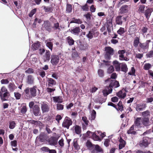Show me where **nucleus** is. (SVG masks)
<instances>
[{
	"instance_id": "nucleus-1",
	"label": "nucleus",
	"mask_w": 153,
	"mask_h": 153,
	"mask_svg": "<svg viewBox=\"0 0 153 153\" xmlns=\"http://www.w3.org/2000/svg\"><path fill=\"white\" fill-rule=\"evenodd\" d=\"M109 86H108L105 87V89L103 90L102 93L105 96H106L109 94L111 93L112 91V88H115L118 87L120 86L119 82L114 80L111 81Z\"/></svg>"
},
{
	"instance_id": "nucleus-2",
	"label": "nucleus",
	"mask_w": 153,
	"mask_h": 153,
	"mask_svg": "<svg viewBox=\"0 0 153 153\" xmlns=\"http://www.w3.org/2000/svg\"><path fill=\"white\" fill-rule=\"evenodd\" d=\"M29 106L30 109L32 110L33 114L36 116H37L40 114V109L39 105H34L33 101H31L29 103Z\"/></svg>"
},
{
	"instance_id": "nucleus-3",
	"label": "nucleus",
	"mask_w": 153,
	"mask_h": 153,
	"mask_svg": "<svg viewBox=\"0 0 153 153\" xmlns=\"http://www.w3.org/2000/svg\"><path fill=\"white\" fill-rule=\"evenodd\" d=\"M72 124V121L71 119L68 117H66L63 122L62 126L68 129L69 126Z\"/></svg>"
},
{
	"instance_id": "nucleus-4",
	"label": "nucleus",
	"mask_w": 153,
	"mask_h": 153,
	"mask_svg": "<svg viewBox=\"0 0 153 153\" xmlns=\"http://www.w3.org/2000/svg\"><path fill=\"white\" fill-rule=\"evenodd\" d=\"M106 54L105 55V57L107 59H109L110 56L113 55L114 54V49L110 47H106L105 48Z\"/></svg>"
},
{
	"instance_id": "nucleus-5",
	"label": "nucleus",
	"mask_w": 153,
	"mask_h": 153,
	"mask_svg": "<svg viewBox=\"0 0 153 153\" xmlns=\"http://www.w3.org/2000/svg\"><path fill=\"white\" fill-rule=\"evenodd\" d=\"M126 51L125 50H120L118 51V53L119 55V59L120 60H124L128 61L129 59L126 57H125L124 54L126 53Z\"/></svg>"
},
{
	"instance_id": "nucleus-6",
	"label": "nucleus",
	"mask_w": 153,
	"mask_h": 153,
	"mask_svg": "<svg viewBox=\"0 0 153 153\" xmlns=\"http://www.w3.org/2000/svg\"><path fill=\"white\" fill-rule=\"evenodd\" d=\"M41 104V108L42 112L44 113L48 112L50 110V107L48 103L43 102Z\"/></svg>"
},
{
	"instance_id": "nucleus-7",
	"label": "nucleus",
	"mask_w": 153,
	"mask_h": 153,
	"mask_svg": "<svg viewBox=\"0 0 153 153\" xmlns=\"http://www.w3.org/2000/svg\"><path fill=\"white\" fill-rule=\"evenodd\" d=\"M134 124L136 126L139 128H141L143 126V118L141 117H138L136 118L134 122Z\"/></svg>"
},
{
	"instance_id": "nucleus-8",
	"label": "nucleus",
	"mask_w": 153,
	"mask_h": 153,
	"mask_svg": "<svg viewBox=\"0 0 153 153\" xmlns=\"http://www.w3.org/2000/svg\"><path fill=\"white\" fill-rule=\"evenodd\" d=\"M106 27L108 33H111V30H113V26L112 24V20L111 19L107 20Z\"/></svg>"
},
{
	"instance_id": "nucleus-9",
	"label": "nucleus",
	"mask_w": 153,
	"mask_h": 153,
	"mask_svg": "<svg viewBox=\"0 0 153 153\" xmlns=\"http://www.w3.org/2000/svg\"><path fill=\"white\" fill-rule=\"evenodd\" d=\"M148 137H146L143 138V140L142 141L140 142L139 145L141 147H146L148 146L149 144L148 141Z\"/></svg>"
},
{
	"instance_id": "nucleus-10",
	"label": "nucleus",
	"mask_w": 153,
	"mask_h": 153,
	"mask_svg": "<svg viewBox=\"0 0 153 153\" xmlns=\"http://www.w3.org/2000/svg\"><path fill=\"white\" fill-rule=\"evenodd\" d=\"M26 83L29 85H33L34 84V78L32 75H29L27 76L26 79Z\"/></svg>"
},
{
	"instance_id": "nucleus-11",
	"label": "nucleus",
	"mask_w": 153,
	"mask_h": 153,
	"mask_svg": "<svg viewBox=\"0 0 153 153\" xmlns=\"http://www.w3.org/2000/svg\"><path fill=\"white\" fill-rule=\"evenodd\" d=\"M37 88L36 86H34L30 88V95L31 98L33 97H35L37 95Z\"/></svg>"
},
{
	"instance_id": "nucleus-12",
	"label": "nucleus",
	"mask_w": 153,
	"mask_h": 153,
	"mask_svg": "<svg viewBox=\"0 0 153 153\" xmlns=\"http://www.w3.org/2000/svg\"><path fill=\"white\" fill-rule=\"evenodd\" d=\"M9 93L8 91L5 92L3 95L2 93L0 91V97L2 101L7 100L9 98Z\"/></svg>"
},
{
	"instance_id": "nucleus-13",
	"label": "nucleus",
	"mask_w": 153,
	"mask_h": 153,
	"mask_svg": "<svg viewBox=\"0 0 153 153\" xmlns=\"http://www.w3.org/2000/svg\"><path fill=\"white\" fill-rule=\"evenodd\" d=\"M47 82L48 87H52L56 84V81L51 78H48Z\"/></svg>"
},
{
	"instance_id": "nucleus-14",
	"label": "nucleus",
	"mask_w": 153,
	"mask_h": 153,
	"mask_svg": "<svg viewBox=\"0 0 153 153\" xmlns=\"http://www.w3.org/2000/svg\"><path fill=\"white\" fill-rule=\"evenodd\" d=\"M116 95L120 98L124 99L126 97V94L125 90L123 89L117 92Z\"/></svg>"
},
{
	"instance_id": "nucleus-15",
	"label": "nucleus",
	"mask_w": 153,
	"mask_h": 153,
	"mask_svg": "<svg viewBox=\"0 0 153 153\" xmlns=\"http://www.w3.org/2000/svg\"><path fill=\"white\" fill-rule=\"evenodd\" d=\"M146 107V105L144 103H140L137 105L136 110L138 112L143 110Z\"/></svg>"
},
{
	"instance_id": "nucleus-16",
	"label": "nucleus",
	"mask_w": 153,
	"mask_h": 153,
	"mask_svg": "<svg viewBox=\"0 0 153 153\" xmlns=\"http://www.w3.org/2000/svg\"><path fill=\"white\" fill-rule=\"evenodd\" d=\"M151 42L150 40H147L146 42L144 43L139 44V46L142 49H146L148 48L149 43Z\"/></svg>"
},
{
	"instance_id": "nucleus-17",
	"label": "nucleus",
	"mask_w": 153,
	"mask_h": 153,
	"mask_svg": "<svg viewBox=\"0 0 153 153\" xmlns=\"http://www.w3.org/2000/svg\"><path fill=\"white\" fill-rule=\"evenodd\" d=\"M48 142L50 144L55 145L57 143V139L56 137H52L48 139Z\"/></svg>"
},
{
	"instance_id": "nucleus-18",
	"label": "nucleus",
	"mask_w": 153,
	"mask_h": 153,
	"mask_svg": "<svg viewBox=\"0 0 153 153\" xmlns=\"http://www.w3.org/2000/svg\"><path fill=\"white\" fill-rule=\"evenodd\" d=\"M24 92L25 93V97L28 100L31 99V95H30V88H26L24 90Z\"/></svg>"
},
{
	"instance_id": "nucleus-19",
	"label": "nucleus",
	"mask_w": 153,
	"mask_h": 153,
	"mask_svg": "<svg viewBox=\"0 0 153 153\" xmlns=\"http://www.w3.org/2000/svg\"><path fill=\"white\" fill-rule=\"evenodd\" d=\"M51 62L53 65H56L57 64V56L52 54L51 56Z\"/></svg>"
},
{
	"instance_id": "nucleus-20",
	"label": "nucleus",
	"mask_w": 153,
	"mask_h": 153,
	"mask_svg": "<svg viewBox=\"0 0 153 153\" xmlns=\"http://www.w3.org/2000/svg\"><path fill=\"white\" fill-rule=\"evenodd\" d=\"M43 27L45 28L47 30L50 31L51 30V26L50 22L48 21H44L43 24Z\"/></svg>"
},
{
	"instance_id": "nucleus-21",
	"label": "nucleus",
	"mask_w": 153,
	"mask_h": 153,
	"mask_svg": "<svg viewBox=\"0 0 153 153\" xmlns=\"http://www.w3.org/2000/svg\"><path fill=\"white\" fill-rule=\"evenodd\" d=\"M143 125L147 126L150 125L153 122H150L148 117L143 118Z\"/></svg>"
},
{
	"instance_id": "nucleus-22",
	"label": "nucleus",
	"mask_w": 153,
	"mask_h": 153,
	"mask_svg": "<svg viewBox=\"0 0 153 153\" xmlns=\"http://www.w3.org/2000/svg\"><path fill=\"white\" fill-rule=\"evenodd\" d=\"M113 64L116 71H119L120 70V64L118 61L115 60L113 62Z\"/></svg>"
},
{
	"instance_id": "nucleus-23",
	"label": "nucleus",
	"mask_w": 153,
	"mask_h": 153,
	"mask_svg": "<svg viewBox=\"0 0 153 153\" xmlns=\"http://www.w3.org/2000/svg\"><path fill=\"white\" fill-rule=\"evenodd\" d=\"M51 53L49 51H46L45 55L43 56V60L45 62L48 61L50 59Z\"/></svg>"
},
{
	"instance_id": "nucleus-24",
	"label": "nucleus",
	"mask_w": 153,
	"mask_h": 153,
	"mask_svg": "<svg viewBox=\"0 0 153 153\" xmlns=\"http://www.w3.org/2000/svg\"><path fill=\"white\" fill-rule=\"evenodd\" d=\"M120 10L121 13H127L128 10V6L127 5H123L120 7Z\"/></svg>"
},
{
	"instance_id": "nucleus-25",
	"label": "nucleus",
	"mask_w": 153,
	"mask_h": 153,
	"mask_svg": "<svg viewBox=\"0 0 153 153\" xmlns=\"http://www.w3.org/2000/svg\"><path fill=\"white\" fill-rule=\"evenodd\" d=\"M71 32L75 35H78L80 32V29L79 27H76L75 28L71 29Z\"/></svg>"
},
{
	"instance_id": "nucleus-26",
	"label": "nucleus",
	"mask_w": 153,
	"mask_h": 153,
	"mask_svg": "<svg viewBox=\"0 0 153 153\" xmlns=\"http://www.w3.org/2000/svg\"><path fill=\"white\" fill-rule=\"evenodd\" d=\"M119 141L120 143L119 144V148L120 149H121L125 147L126 142L121 137L119 139Z\"/></svg>"
},
{
	"instance_id": "nucleus-27",
	"label": "nucleus",
	"mask_w": 153,
	"mask_h": 153,
	"mask_svg": "<svg viewBox=\"0 0 153 153\" xmlns=\"http://www.w3.org/2000/svg\"><path fill=\"white\" fill-rule=\"evenodd\" d=\"M135 127L134 125H133L130 128V129L127 131V133L128 134H135L136 133V131H134V128Z\"/></svg>"
},
{
	"instance_id": "nucleus-28",
	"label": "nucleus",
	"mask_w": 153,
	"mask_h": 153,
	"mask_svg": "<svg viewBox=\"0 0 153 153\" xmlns=\"http://www.w3.org/2000/svg\"><path fill=\"white\" fill-rule=\"evenodd\" d=\"M39 140L41 142H44L46 140V136L45 133H41L39 137Z\"/></svg>"
},
{
	"instance_id": "nucleus-29",
	"label": "nucleus",
	"mask_w": 153,
	"mask_h": 153,
	"mask_svg": "<svg viewBox=\"0 0 153 153\" xmlns=\"http://www.w3.org/2000/svg\"><path fill=\"white\" fill-rule=\"evenodd\" d=\"M10 91L12 92L14 90L17 88L16 86L13 83H10L8 86Z\"/></svg>"
},
{
	"instance_id": "nucleus-30",
	"label": "nucleus",
	"mask_w": 153,
	"mask_h": 153,
	"mask_svg": "<svg viewBox=\"0 0 153 153\" xmlns=\"http://www.w3.org/2000/svg\"><path fill=\"white\" fill-rule=\"evenodd\" d=\"M66 40L69 45L71 46L74 44V41L71 37H67L66 39Z\"/></svg>"
},
{
	"instance_id": "nucleus-31",
	"label": "nucleus",
	"mask_w": 153,
	"mask_h": 153,
	"mask_svg": "<svg viewBox=\"0 0 153 153\" xmlns=\"http://www.w3.org/2000/svg\"><path fill=\"white\" fill-rule=\"evenodd\" d=\"M152 11V10L150 9H148L145 11V14L147 19H149Z\"/></svg>"
},
{
	"instance_id": "nucleus-32",
	"label": "nucleus",
	"mask_w": 153,
	"mask_h": 153,
	"mask_svg": "<svg viewBox=\"0 0 153 153\" xmlns=\"http://www.w3.org/2000/svg\"><path fill=\"white\" fill-rule=\"evenodd\" d=\"M136 26L135 25L131 26L129 28L128 32L130 34H132L136 30Z\"/></svg>"
},
{
	"instance_id": "nucleus-33",
	"label": "nucleus",
	"mask_w": 153,
	"mask_h": 153,
	"mask_svg": "<svg viewBox=\"0 0 153 153\" xmlns=\"http://www.w3.org/2000/svg\"><path fill=\"white\" fill-rule=\"evenodd\" d=\"M139 38L138 37H136L134 38L133 42V45L135 47L137 48L138 46V45L140 43L139 41Z\"/></svg>"
},
{
	"instance_id": "nucleus-34",
	"label": "nucleus",
	"mask_w": 153,
	"mask_h": 153,
	"mask_svg": "<svg viewBox=\"0 0 153 153\" xmlns=\"http://www.w3.org/2000/svg\"><path fill=\"white\" fill-rule=\"evenodd\" d=\"M74 131L76 134H79L81 131V127L79 126L76 125L74 126Z\"/></svg>"
},
{
	"instance_id": "nucleus-35",
	"label": "nucleus",
	"mask_w": 153,
	"mask_h": 153,
	"mask_svg": "<svg viewBox=\"0 0 153 153\" xmlns=\"http://www.w3.org/2000/svg\"><path fill=\"white\" fill-rule=\"evenodd\" d=\"M73 23L81 24L82 23V22L79 19H76L75 18H73L70 22V23Z\"/></svg>"
},
{
	"instance_id": "nucleus-36",
	"label": "nucleus",
	"mask_w": 153,
	"mask_h": 153,
	"mask_svg": "<svg viewBox=\"0 0 153 153\" xmlns=\"http://www.w3.org/2000/svg\"><path fill=\"white\" fill-rule=\"evenodd\" d=\"M122 16H117L116 19V21L117 24L118 25H122L123 22L122 20Z\"/></svg>"
},
{
	"instance_id": "nucleus-37",
	"label": "nucleus",
	"mask_w": 153,
	"mask_h": 153,
	"mask_svg": "<svg viewBox=\"0 0 153 153\" xmlns=\"http://www.w3.org/2000/svg\"><path fill=\"white\" fill-rule=\"evenodd\" d=\"M117 75L115 73H112L111 75L110 78H109L107 79L105 81V82L111 81H112L111 80V79H115L117 77Z\"/></svg>"
},
{
	"instance_id": "nucleus-38",
	"label": "nucleus",
	"mask_w": 153,
	"mask_h": 153,
	"mask_svg": "<svg viewBox=\"0 0 153 153\" xmlns=\"http://www.w3.org/2000/svg\"><path fill=\"white\" fill-rule=\"evenodd\" d=\"M43 7L46 12H51L53 10V8L52 7L43 6Z\"/></svg>"
},
{
	"instance_id": "nucleus-39",
	"label": "nucleus",
	"mask_w": 153,
	"mask_h": 153,
	"mask_svg": "<svg viewBox=\"0 0 153 153\" xmlns=\"http://www.w3.org/2000/svg\"><path fill=\"white\" fill-rule=\"evenodd\" d=\"M121 70L122 71L126 72L128 71L127 65L125 63H122L121 66Z\"/></svg>"
},
{
	"instance_id": "nucleus-40",
	"label": "nucleus",
	"mask_w": 153,
	"mask_h": 153,
	"mask_svg": "<svg viewBox=\"0 0 153 153\" xmlns=\"http://www.w3.org/2000/svg\"><path fill=\"white\" fill-rule=\"evenodd\" d=\"M73 144V146L75 149H80V146L77 143V140L76 139H74V140Z\"/></svg>"
},
{
	"instance_id": "nucleus-41",
	"label": "nucleus",
	"mask_w": 153,
	"mask_h": 153,
	"mask_svg": "<svg viewBox=\"0 0 153 153\" xmlns=\"http://www.w3.org/2000/svg\"><path fill=\"white\" fill-rule=\"evenodd\" d=\"M42 22V20L41 19H39L36 18L35 19L33 25L34 27H36V25L37 24V22L39 23H40Z\"/></svg>"
},
{
	"instance_id": "nucleus-42",
	"label": "nucleus",
	"mask_w": 153,
	"mask_h": 153,
	"mask_svg": "<svg viewBox=\"0 0 153 153\" xmlns=\"http://www.w3.org/2000/svg\"><path fill=\"white\" fill-rule=\"evenodd\" d=\"M40 45L39 42H38L36 43L33 44L32 45V47L33 49L36 50L39 48Z\"/></svg>"
},
{
	"instance_id": "nucleus-43",
	"label": "nucleus",
	"mask_w": 153,
	"mask_h": 153,
	"mask_svg": "<svg viewBox=\"0 0 153 153\" xmlns=\"http://www.w3.org/2000/svg\"><path fill=\"white\" fill-rule=\"evenodd\" d=\"M27 110L26 106L25 105H24L22 107L20 112L23 115H24L25 114Z\"/></svg>"
},
{
	"instance_id": "nucleus-44",
	"label": "nucleus",
	"mask_w": 153,
	"mask_h": 153,
	"mask_svg": "<svg viewBox=\"0 0 153 153\" xmlns=\"http://www.w3.org/2000/svg\"><path fill=\"white\" fill-rule=\"evenodd\" d=\"M72 10V5L69 4H67L66 10L67 12L70 13L71 11Z\"/></svg>"
},
{
	"instance_id": "nucleus-45",
	"label": "nucleus",
	"mask_w": 153,
	"mask_h": 153,
	"mask_svg": "<svg viewBox=\"0 0 153 153\" xmlns=\"http://www.w3.org/2000/svg\"><path fill=\"white\" fill-rule=\"evenodd\" d=\"M142 115L145 117H148L150 116V112L148 110L143 111L142 113Z\"/></svg>"
},
{
	"instance_id": "nucleus-46",
	"label": "nucleus",
	"mask_w": 153,
	"mask_h": 153,
	"mask_svg": "<svg viewBox=\"0 0 153 153\" xmlns=\"http://www.w3.org/2000/svg\"><path fill=\"white\" fill-rule=\"evenodd\" d=\"M92 135L91 137L94 140L98 141L100 140V139L99 137L97 136L95 133H94Z\"/></svg>"
},
{
	"instance_id": "nucleus-47",
	"label": "nucleus",
	"mask_w": 153,
	"mask_h": 153,
	"mask_svg": "<svg viewBox=\"0 0 153 153\" xmlns=\"http://www.w3.org/2000/svg\"><path fill=\"white\" fill-rule=\"evenodd\" d=\"M16 126V123L14 121H12L10 123L9 128L10 129L14 128Z\"/></svg>"
},
{
	"instance_id": "nucleus-48",
	"label": "nucleus",
	"mask_w": 153,
	"mask_h": 153,
	"mask_svg": "<svg viewBox=\"0 0 153 153\" xmlns=\"http://www.w3.org/2000/svg\"><path fill=\"white\" fill-rule=\"evenodd\" d=\"M114 71V68L113 66H110L107 69V72L108 74H111Z\"/></svg>"
},
{
	"instance_id": "nucleus-49",
	"label": "nucleus",
	"mask_w": 153,
	"mask_h": 153,
	"mask_svg": "<svg viewBox=\"0 0 153 153\" xmlns=\"http://www.w3.org/2000/svg\"><path fill=\"white\" fill-rule=\"evenodd\" d=\"M14 95L16 100H19L20 99L21 95L19 92H14Z\"/></svg>"
},
{
	"instance_id": "nucleus-50",
	"label": "nucleus",
	"mask_w": 153,
	"mask_h": 153,
	"mask_svg": "<svg viewBox=\"0 0 153 153\" xmlns=\"http://www.w3.org/2000/svg\"><path fill=\"white\" fill-rule=\"evenodd\" d=\"M72 58L74 59L77 58L79 57V55L76 51H75L73 52L72 54Z\"/></svg>"
},
{
	"instance_id": "nucleus-51",
	"label": "nucleus",
	"mask_w": 153,
	"mask_h": 153,
	"mask_svg": "<svg viewBox=\"0 0 153 153\" xmlns=\"http://www.w3.org/2000/svg\"><path fill=\"white\" fill-rule=\"evenodd\" d=\"M124 32V28L123 27H120V29L117 31V33L120 35H121Z\"/></svg>"
},
{
	"instance_id": "nucleus-52",
	"label": "nucleus",
	"mask_w": 153,
	"mask_h": 153,
	"mask_svg": "<svg viewBox=\"0 0 153 153\" xmlns=\"http://www.w3.org/2000/svg\"><path fill=\"white\" fill-rule=\"evenodd\" d=\"M98 73L99 76L100 77H102L104 75V71L102 69H99L98 71Z\"/></svg>"
},
{
	"instance_id": "nucleus-53",
	"label": "nucleus",
	"mask_w": 153,
	"mask_h": 153,
	"mask_svg": "<svg viewBox=\"0 0 153 153\" xmlns=\"http://www.w3.org/2000/svg\"><path fill=\"white\" fill-rule=\"evenodd\" d=\"M151 67V65L149 63L146 64L144 66V68L145 70H148Z\"/></svg>"
},
{
	"instance_id": "nucleus-54",
	"label": "nucleus",
	"mask_w": 153,
	"mask_h": 153,
	"mask_svg": "<svg viewBox=\"0 0 153 153\" xmlns=\"http://www.w3.org/2000/svg\"><path fill=\"white\" fill-rule=\"evenodd\" d=\"M46 46L51 50L52 49L53 43L51 42H48L46 43Z\"/></svg>"
},
{
	"instance_id": "nucleus-55",
	"label": "nucleus",
	"mask_w": 153,
	"mask_h": 153,
	"mask_svg": "<svg viewBox=\"0 0 153 153\" xmlns=\"http://www.w3.org/2000/svg\"><path fill=\"white\" fill-rule=\"evenodd\" d=\"M93 31H89L88 33L86 35V36L90 39H91L93 37Z\"/></svg>"
},
{
	"instance_id": "nucleus-56",
	"label": "nucleus",
	"mask_w": 153,
	"mask_h": 153,
	"mask_svg": "<svg viewBox=\"0 0 153 153\" xmlns=\"http://www.w3.org/2000/svg\"><path fill=\"white\" fill-rule=\"evenodd\" d=\"M36 8H34L32 10L30 13L29 16L30 17H31L36 13Z\"/></svg>"
},
{
	"instance_id": "nucleus-57",
	"label": "nucleus",
	"mask_w": 153,
	"mask_h": 153,
	"mask_svg": "<svg viewBox=\"0 0 153 153\" xmlns=\"http://www.w3.org/2000/svg\"><path fill=\"white\" fill-rule=\"evenodd\" d=\"M95 149L96 151L98 152H100L102 151V149L97 145L95 146Z\"/></svg>"
},
{
	"instance_id": "nucleus-58",
	"label": "nucleus",
	"mask_w": 153,
	"mask_h": 153,
	"mask_svg": "<svg viewBox=\"0 0 153 153\" xmlns=\"http://www.w3.org/2000/svg\"><path fill=\"white\" fill-rule=\"evenodd\" d=\"M82 120L84 122L86 125H88L89 121L87 120V118L86 117H82Z\"/></svg>"
},
{
	"instance_id": "nucleus-59",
	"label": "nucleus",
	"mask_w": 153,
	"mask_h": 153,
	"mask_svg": "<svg viewBox=\"0 0 153 153\" xmlns=\"http://www.w3.org/2000/svg\"><path fill=\"white\" fill-rule=\"evenodd\" d=\"M144 9L145 6L144 5H143L140 6L139 7L138 11L139 12L143 13L144 10Z\"/></svg>"
},
{
	"instance_id": "nucleus-60",
	"label": "nucleus",
	"mask_w": 153,
	"mask_h": 153,
	"mask_svg": "<svg viewBox=\"0 0 153 153\" xmlns=\"http://www.w3.org/2000/svg\"><path fill=\"white\" fill-rule=\"evenodd\" d=\"M118 109L120 111H122L123 110V107L122 105V102H119L118 104Z\"/></svg>"
},
{
	"instance_id": "nucleus-61",
	"label": "nucleus",
	"mask_w": 153,
	"mask_h": 153,
	"mask_svg": "<svg viewBox=\"0 0 153 153\" xmlns=\"http://www.w3.org/2000/svg\"><path fill=\"white\" fill-rule=\"evenodd\" d=\"M91 13H88L84 15V16H85L87 20H90L91 19Z\"/></svg>"
},
{
	"instance_id": "nucleus-62",
	"label": "nucleus",
	"mask_w": 153,
	"mask_h": 153,
	"mask_svg": "<svg viewBox=\"0 0 153 153\" xmlns=\"http://www.w3.org/2000/svg\"><path fill=\"white\" fill-rule=\"evenodd\" d=\"M146 56L148 58H151L153 56V51H151L147 53Z\"/></svg>"
},
{
	"instance_id": "nucleus-63",
	"label": "nucleus",
	"mask_w": 153,
	"mask_h": 153,
	"mask_svg": "<svg viewBox=\"0 0 153 153\" xmlns=\"http://www.w3.org/2000/svg\"><path fill=\"white\" fill-rule=\"evenodd\" d=\"M39 75L42 77L44 78L46 74L45 71H41L39 72Z\"/></svg>"
},
{
	"instance_id": "nucleus-64",
	"label": "nucleus",
	"mask_w": 153,
	"mask_h": 153,
	"mask_svg": "<svg viewBox=\"0 0 153 153\" xmlns=\"http://www.w3.org/2000/svg\"><path fill=\"white\" fill-rule=\"evenodd\" d=\"M25 73L28 74H32L34 72V70L32 68H28L27 70H26L25 71Z\"/></svg>"
}]
</instances>
